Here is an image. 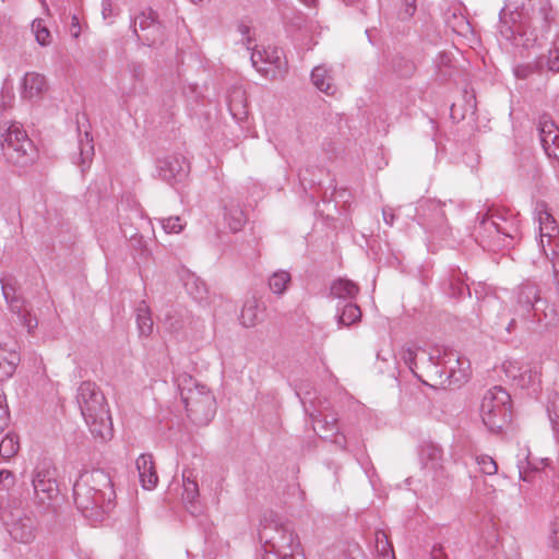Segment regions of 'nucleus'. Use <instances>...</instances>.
<instances>
[{"mask_svg":"<svg viewBox=\"0 0 559 559\" xmlns=\"http://www.w3.org/2000/svg\"><path fill=\"white\" fill-rule=\"evenodd\" d=\"M116 497L110 475L104 469L82 473L73 486L76 508L93 522L104 519Z\"/></svg>","mask_w":559,"mask_h":559,"instance_id":"1","label":"nucleus"},{"mask_svg":"<svg viewBox=\"0 0 559 559\" xmlns=\"http://www.w3.org/2000/svg\"><path fill=\"white\" fill-rule=\"evenodd\" d=\"M76 403L93 438L99 442L110 440L114 436V428L109 407L104 393L96 383L82 382L76 391Z\"/></svg>","mask_w":559,"mask_h":559,"instance_id":"2","label":"nucleus"},{"mask_svg":"<svg viewBox=\"0 0 559 559\" xmlns=\"http://www.w3.org/2000/svg\"><path fill=\"white\" fill-rule=\"evenodd\" d=\"M259 539L265 554L302 555L301 544L294 525L276 513H265L260 522Z\"/></svg>","mask_w":559,"mask_h":559,"instance_id":"3","label":"nucleus"},{"mask_svg":"<svg viewBox=\"0 0 559 559\" xmlns=\"http://www.w3.org/2000/svg\"><path fill=\"white\" fill-rule=\"evenodd\" d=\"M177 385L188 417L195 425L205 426L216 413V401L213 393L192 376H178Z\"/></svg>","mask_w":559,"mask_h":559,"instance_id":"4","label":"nucleus"},{"mask_svg":"<svg viewBox=\"0 0 559 559\" xmlns=\"http://www.w3.org/2000/svg\"><path fill=\"white\" fill-rule=\"evenodd\" d=\"M33 502L41 512H56L62 502L56 479V468L50 460L37 463L32 475Z\"/></svg>","mask_w":559,"mask_h":559,"instance_id":"5","label":"nucleus"},{"mask_svg":"<svg viewBox=\"0 0 559 559\" xmlns=\"http://www.w3.org/2000/svg\"><path fill=\"white\" fill-rule=\"evenodd\" d=\"M480 417L492 432L501 431L512 419V401L507 390L496 385L487 390L480 403Z\"/></svg>","mask_w":559,"mask_h":559,"instance_id":"6","label":"nucleus"},{"mask_svg":"<svg viewBox=\"0 0 559 559\" xmlns=\"http://www.w3.org/2000/svg\"><path fill=\"white\" fill-rule=\"evenodd\" d=\"M1 147L7 160L17 166L28 165L35 156L32 141L19 124H11L2 134Z\"/></svg>","mask_w":559,"mask_h":559,"instance_id":"7","label":"nucleus"},{"mask_svg":"<svg viewBox=\"0 0 559 559\" xmlns=\"http://www.w3.org/2000/svg\"><path fill=\"white\" fill-rule=\"evenodd\" d=\"M426 362L433 368L442 366L440 376L445 373L450 384L460 385L469 377V361L452 349L437 347L429 352Z\"/></svg>","mask_w":559,"mask_h":559,"instance_id":"8","label":"nucleus"},{"mask_svg":"<svg viewBox=\"0 0 559 559\" xmlns=\"http://www.w3.org/2000/svg\"><path fill=\"white\" fill-rule=\"evenodd\" d=\"M1 516L14 540L28 544L35 538L36 521L23 509L4 508Z\"/></svg>","mask_w":559,"mask_h":559,"instance_id":"9","label":"nucleus"},{"mask_svg":"<svg viewBox=\"0 0 559 559\" xmlns=\"http://www.w3.org/2000/svg\"><path fill=\"white\" fill-rule=\"evenodd\" d=\"M239 31L243 36H247L246 47L247 50H252L250 59L257 71L269 80L283 79L286 73V62L283 61V58L274 55L271 61H265L264 53L261 50L251 47V38L248 36L250 31L249 26L240 25Z\"/></svg>","mask_w":559,"mask_h":559,"instance_id":"10","label":"nucleus"},{"mask_svg":"<svg viewBox=\"0 0 559 559\" xmlns=\"http://www.w3.org/2000/svg\"><path fill=\"white\" fill-rule=\"evenodd\" d=\"M420 459L424 469L431 474L437 492L442 491L450 483V475L442 463V449L433 443L423 445Z\"/></svg>","mask_w":559,"mask_h":559,"instance_id":"11","label":"nucleus"},{"mask_svg":"<svg viewBox=\"0 0 559 559\" xmlns=\"http://www.w3.org/2000/svg\"><path fill=\"white\" fill-rule=\"evenodd\" d=\"M539 300V289L535 283L524 282L515 290V311L521 318H530Z\"/></svg>","mask_w":559,"mask_h":559,"instance_id":"12","label":"nucleus"},{"mask_svg":"<svg viewBox=\"0 0 559 559\" xmlns=\"http://www.w3.org/2000/svg\"><path fill=\"white\" fill-rule=\"evenodd\" d=\"M158 176L171 183L182 180L188 174V165L183 157L171 155L157 160Z\"/></svg>","mask_w":559,"mask_h":559,"instance_id":"13","label":"nucleus"},{"mask_svg":"<svg viewBox=\"0 0 559 559\" xmlns=\"http://www.w3.org/2000/svg\"><path fill=\"white\" fill-rule=\"evenodd\" d=\"M443 205L444 203L432 199L420 201L417 209L421 217L420 224L430 230L435 227H440L444 223Z\"/></svg>","mask_w":559,"mask_h":559,"instance_id":"14","label":"nucleus"},{"mask_svg":"<svg viewBox=\"0 0 559 559\" xmlns=\"http://www.w3.org/2000/svg\"><path fill=\"white\" fill-rule=\"evenodd\" d=\"M539 138L545 153L559 159V129L554 121L542 118L538 124Z\"/></svg>","mask_w":559,"mask_h":559,"instance_id":"15","label":"nucleus"},{"mask_svg":"<svg viewBox=\"0 0 559 559\" xmlns=\"http://www.w3.org/2000/svg\"><path fill=\"white\" fill-rule=\"evenodd\" d=\"M2 293L11 311L17 314L20 323L31 333L38 324L37 319L31 316L29 311L24 307V301L14 296L12 286L2 285Z\"/></svg>","mask_w":559,"mask_h":559,"instance_id":"16","label":"nucleus"},{"mask_svg":"<svg viewBox=\"0 0 559 559\" xmlns=\"http://www.w3.org/2000/svg\"><path fill=\"white\" fill-rule=\"evenodd\" d=\"M21 96L24 99H38L47 90V81L43 74L37 72H27L22 81Z\"/></svg>","mask_w":559,"mask_h":559,"instance_id":"17","label":"nucleus"},{"mask_svg":"<svg viewBox=\"0 0 559 559\" xmlns=\"http://www.w3.org/2000/svg\"><path fill=\"white\" fill-rule=\"evenodd\" d=\"M136 468L139 471L142 487L147 490L155 488L158 481V476L155 471L153 456L151 454H141L136 459Z\"/></svg>","mask_w":559,"mask_h":559,"instance_id":"18","label":"nucleus"},{"mask_svg":"<svg viewBox=\"0 0 559 559\" xmlns=\"http://www.w3.org/2000/svg\"><path fill=\"white\" fill-rule=\"evenodd\" d=\"M428 354L426 350L416 348L411 345L403 346L400 353L401 359L404 361V364L409 368V370L416 376L418 379H420V376L418 374L417 370L423 367H430L427 361Z\"/></svg>","mask_w":559,"mask_h":559,"instance_id":"19","label":"nucleus"},{"mask_svg":"<svg viewBox=\"0 0 559 559\" xmlns=\"http://www.w3.org/2000/svg\"><path fill=\"white\" fill-rule=\"evenodd\" d=\"M536 218L539 224L540 238H551L558 233L557 222L549 212L547 204L538 202L535 207Z\"/></svg>","mask_w":559,"mask_h":559,"instance_id":"20","label":"nucleus"},{"mask_svg":"<svg viewBox=\"0 0 559 559\" xmlns=\"http://www.w3.org/2000/svg\"><path fill=\"white\" fill-rule=\"evenodd\" d=\"M134 27H139L141 31H148L150 36H146V40H151L154 44L162 35L160 24L156 21V13L153 10L142 12L134 21Z\"/></svg>","mask_w":559,"mask_h":559,"instance_id":"21","label":"nucleus"},{"mask_svg":"<svg viewBox=\"0 0 559 559\" xmlns=\"http://www.w3.org/2000/svg\"><path fill=\"white\" fill-rule=\"evenodd\" d=\"M336 320L338 326H349L361 319L360 308L353 301L343 304L340 301L336 306Z\"/></svg>","mask_w":559,"mask_h":559,"instance_id":"22","label":"nucleus"},{"mask_svg":"<svg viewBox=\"0 0 559 559\" xmlns=\"http://www.w3.org/2000/svg\"><path fill=\"white\" fill-rule=\"evenodd\" d=\"M311 81L319 91L326 95H333L336 92L333 79L330 75L329 70L323 66H318L312 70Z\"/></svg>","mask_w":559,"mask_h":559,"instance_id":"23","label":"nucleus"},{"mask_svg":"<svg viewBox=\"0 0 559 559\" xmlns=\"http://www.w3.org/2000/svg\"><path fill=\"white\" fill-rule=\"evenodd\" d=\"M358 292V286L349 280L340 278L333 282L331 286V295L334 298L343 300V302L345 300L352 301L357 296Z\"/></svg>","mask_w":559,"mask_h":559,"instance_id":"24","label":"nucleus"},{"mask_svg":"<svg viewBox=\"0 0 559 559\" xmlns=\"http://www.w3.org/2000/svg\"><path fill=\"white\" fill-rule=\"evenodd\" d=\"M490 224L491 227L499 234H502L508 237H513L512 228L507 226V221L503 215L495 209H489L485 214H483L480 218V225Z\"/></svg>","mask_w":559,"mask_h":559,"instance_id":"25","label":"nucleus"},{"mask_svg":"<svg viewBox=\"0 0 559 559\" xmlns=\"http://www.w3.org/2000/svg\"><path fill=\"white\" fill-rule=\"evenodd\" d=\"M135 319L140 335L148 336L153 332V319L148 305L142 300L135 308Z\"/></svg>","mask_w":559,"mask_h":559,"instance_id":"26","label":"nucleus"},{"mask_svg":"<svg viewBox=\"0 0 559 559\" xmlns=\"http://www.w3.org/2000/svg\"><path fill=\"white\" fill-rule=\"evenodd\" d=\"M187 293L198 302H202L207 298V287L203 280L194 274H189L185 280Z\"/></svg>","mask_w":559,"mask_h":559,"instance_id":"27","label":"nucleus"},{"mask_svg":"<svg viewBox=\"0 0 559 559\" xmlns=\"http://www.w3.org/2000/svg\"><path fill=\"white\" fill-rule=\"evenodd\" d=\"M225 221L233 233L242 229L246 224V215L239 204L230 203L225 206Z\"/></svg>","mask_w":559,"mask_h":559,"instance_id":"28","label":"nucleus"},{"mask_svg":"<svg viewBox=\"0 0 559 559\" xmlns=\"http://www.w3.org/2000/svg\"><path fill=\"white\" fill-rule=\"evenodd\" d=\"M239 319L246 328L254 326L260 321L259 305L255 299H249L243 304Z\"/></svg>","mask_w":559,"mask_h":559,"instance_id":"29","label":"nucleus"},{"mask_svg":"<svg viewBox=\"0 0 559 559\" xmlns=\"http://www.w3.org/2000/svg\"><path fill=\"white\" fill-rule=\"evenodd\" d=\"M228 108L235 118L246 115V99L242 90L236 88L228 95Z\"/></svg>","mask_w":559,"mask_h":559,"instance_id":"30","label":"nucleus"},{"mask_svg":"<svg viewBox=\"0 0 559 559\" xmlns=\"http://www.w3.org/2000/svg\"><path fill=\"white\" fill-rule=\"evenodd\" d=\"M183 493L182 498L188 503H193L199 497V486L191 471H185L182 474Z\"/></svg>","mask_w":559,"mask_h":559,"instance_id":"31","label":"nucleus"},{"mask_svg":"<svg viewBox=\"0 0 559 559\" xmlns=\"http://www.w3.org/2000/svg\"><path fill=\"white\" fill-rule=\"evenodd\" d=\"M122 209H123V204L121 205V209H119V212H120L119 218H120V225H121L122 233L124 234V237H130L131 240L134 239V240H138L139 243H141L142 237L140 236L138 238V233L129 231L127 226H128L129 221L132 224L133 219H140V221L143 219L142 210L139 207H134L131 210L130 215L123 216L121 214Z\"/></svg>","mask_w":559,"mask_h":559,"instance_id":"32","label":"nucleus"},{"mask_svg":"<svg viewBox=\"0 0 559 559\" xmlns=\"http://www.w3.org/2000/svg\"><path fill=\"white\" fill-rule=\"evenodd\" d=\"M314 430L319 429L324 435H329L337 429V417L333 413L322 414L313 418Z\"/></svg>","mask_w":559,"mask_h":559,"instance_id":"33","label":"nucleus"},{"mask_svg":"<svg viewBox=\"0 0 559 559\" xmlns=\"http://www.w3.org/2000/svg\"><path fill=\"white\" fill-rule=\"evenodd\" d=\"M544 57H538L536 60L523 64H519L514 68V75L518 79H527L532 74L539 72L544 69Z\"/></svg>","mask_w":559,"mask_h":559,"instance_id":"34","label":"nucleus"},{"mask_svg":"<svg viewBox=\"0 0 559 559\" xmlns=\"http://www.w3.org/2000/svg\"><path fill=\"white\" fill-rule=\"evenodd\" d=\"M540 383V371L537 367L524 365V369L520 374L518 385L521 388H532Z\"/></svg>","mask_w":559,"mask_h":559,"instance_id":"35","label":"nucleus"},{"mask_svg":"<svg viewBox=\"0 0 559 559\" xmlns=\"http://www.w3.org/2000/svg\"><path fill=\"white\" fill-rule=\"evenodd\" d=\"M19 362L20 355L17 353H12L5 357H0V381L11 378L15 372Z\"/></svg>","mask_w":559,"mask_h":559,"instance_id":"36","label":"nucleus"},{"mask_svg":"<svg viewBox=\"0 0 559 559\" xmlns=\"http://www.w3.org/2000/svg\"><path fill=\"white\" fill-rule=\"evenodd\" d=\"M290 282V274L286 271H277L269 280V285L274 294L282 295L288 283Z\"/></svg>","mask_w":559,"mask_h":559,"instance_id":"37","label":"nucleus"},{"mask_svg":"<svg viewBox=\"0 0 559 559\" xmlns=\"http://www.w3.org/2000/svg\"><path fill=\"white\" fill-rule=\"evenodd\" d=\"M376 548L381 559H394V554L388 536L384 532L376 533Z\"/></svg>","mask_w":559,"mask_h":559,"instance_id":"38","label":"nucleus"},{"mask_svg":"<svg viewBox=\"0 0 559 559\" xmlns=\"http://www.w3.org/2000/svg\"><path fill=\"white\" fill-rule=\"evenodd\" d=\"M80 148V157L81 164L84 166L86 163H90L94 155V145L93 139L90 136L88 132H85L83 136H81L79 141Z\"/></svg>","mask_w":559,"mask_h":559,"instance_id":"39","label":"nucleus"},{"mask_svg":"<svg viewBox=\"0 0 559 559\" xmlns=\"http://www.w3.org/2000/svg\"><path fill=\"white\" fill-rule=\"evenodd\" d=\"M543 57L545 58L544 68L552 72H559V34L554 39L552 48L548 55Z\"/></svg>","mask_w":559,"mask_h":559,"instance_id":"40","label":"nucleus"},{"mask_svg":"<svg viewBox=\"0 0 559 559\" xmlns=\"http://www.w3.org/2000/svg\"><path fill=\"white\" fill-rule=\"evenodd\" d=\"M32 31L35 35L36 41L40 46H47L50 44L51 35L47 26L44 24L43 20H34L32 23Z\"/></svg>","mask_w":559,"mask_h":559,"instance_id":"41","label":"nucleus"},{"mask_svg":"<svg viewBox=\"0 0 559 559\" xmlns=\"http://www.w3.org/2000/svg\"><path fill=\"white\" fill-rule=\"evenodd\" d=\"M19 451L17 438L13 435H7L0 441V455L2 457H12Z\"/></svg>","mask_w":559,"mask_h":559,"instance_id":"42","label":"nucleus"},{"mask_svg":"<svg viewBox=\"0 0 559 559\" xmlns=\"http://www.w3.org/2000/svg\"><path fill=\"white\" fill-rule=\"evenodd\" d=\"M449 289L453 297H460L465 293V290H468L469 288L465 278L461 275V273H457L451 275L449 280Z\"/></svg>","mask_w":559,"mask_h":559,"instance_id":"43","label":"nucleus"},{"mask_svg":"<svg viewBox=\"0 0 559 559\" xmlns=\"http://www.w3.org/2000/svg\"><path fill=\"white\" fill-rule=\"evenodd\" d=\"M159 223L167 234H178L180 233L185 224H182L181 218L179 216H169L167 218L159 219Z\"/></svg>","mask_w":559,"mask_h":559,"instance_id":"44","label":"nucleus"},{"mask_svg":"<svg viewBox=\"0 0 559 559\" xmlns=\"http://www.w3.org/2000/svg\"><path fill=\"white\" fill-rule=\"evenodd\" d=\"M480 471L486 475H495L498 471L496 461L489 455H479L476 457Z\"/></svg>","mask_w":559,"mask_h":559,"instance_id":"45","label":"nucleus"},{"mask_svg":"<svg viewBox=\"0 0 559 559\" xmlns=\"http://www.w3.org/2000/svg\"><path fill=\"white\" fill-rule=\"evenodd\" d=\"M503 369L507 377L518 383L524 366L520 365L518 361H507L503 364Z\"/></svg>","mask_w":559,"mask_h":559,"instance_id":"46","label":"nucleus"},{"mask_svg":"<svg viewBox=\"0 0 559 559\" xmlns=\"http://www.w3.org/2000/svg\"><path fill=\"white\" fill-rule=\"evenodd\" d=\"M416 0H401L399 16L401 20L411 19L416 12Z\"/></svg>","mask_w":559,"mask_h":559,"instance_id":"47","label":"nucleus"},{"mask_svg":"<svg viewBox=\"0 0 559 559\" xmlns=\"http://www.w3.org/2000/svg\"><path fill=\"white\" fill-rule=\"evenodd\" d=\"M16 348V342L11 335L0 333V352L10 355L12 353H17Z\"/></svg>","mask_w":559,"mask_h":559,"instance_id":"48","label":"nucleus"},{"mask_svg":"<svg viewBox=\"0 0 559 559\" xmlns=\"http://www.w3.org/2000/svg\"><path fill=\"white\" fill-rule=\"evenodd\" d=\"M549 543L554 549H559V518L550 524Z\"/></svg>","mask_w":559,"mask_h":559,"instance_id":"49","label":"nucleus"},{"mask_svg":"<svg viewBox=\"0 0 559 559\" xmlns=\"http://www.w3.org/2000/svg\"><path fill=\"white\" fill-rule=\"evenodd\" d=\"M14 475L8 469L0 471V491L9 490L14 485Z\"/></svg>","mask_w":559,"mask_h":559,"instance_id":"50","label":"nucleus"},{"mask_svg":"<svg viewBox=\"0 0 559 559\" xmlns=\"http://www.w3.org/2000/svg\"><path fill=\"white\" fill-rule=\"evenodd\" d=\"M321 437L325 439L330 438L331 441L342 450L346 449V438L344 435L338 433L337 429L329 435H323Z\"/></svg>","mask_w":559,"mask_h":559,"instance_id":"51","label":"nucleus"},{"mask_svg":"<svg viewBox=\"0 0 559 559\" xmlns=\"http://www.w3.org/2000/svg\"><path fill=\"white\" fill-rule=\"evenodd\" d=\"M9 424V411L8 406L4 404L3 400L0 397V432L3 431V429Z\"/></svg>","mask_w":559,"mask_h":559,"instance_id":"52","label":"nucleus"},{"mask_svg":"<svg viewBox=\"0 0 559 559\" xmlns=\"http://www.w3.org/2000/svg\"><path fill=\"white\" fill-rule=\"evenodd\" d=\"M129 71L131 72L134 80H142L144 70L143 67L139 63L132 62L128 66Z\"/></svg>","mask_w":559,"mask_h":559,"instance_id":"53","label":"nucleus"},{"mask_svg":"<svg viewBox=\"0 0 559 559\" xmlns=\"http://www.w3.org/2000/svg\"><path fill=\"white\" fill-rule=\"evenodd\" d=\"M540 12L544 15V20L548 24V26L550 25L551 22H554L556 20V12L552 11L550 5H548V4L543 5L540 8Z\"/></svg>","mask_w":559,"mask_h":559,"instance_id":"54","label":"nucleus"},{"mask_svg":"<svg viewBox=\"0 0 559 559\" xmlns=\"http://www.w3.org/2000/svg\"><path fill=\"white\" fill-rule=\"evenodd\" d=\"M504 14V9L501 10L500 12V21H499V27H500V33L502 36H504L506 38H510L513 34V32L511 31V28L509 26L506 25V23L503 22L502 20V15Z\"/></svg>","mask_w":559,"mask_h":559,"instance_id":"55","label":"nucleus"},{"mask_svg":"<svg viewBox=\"0 0 559 559\" xmlns=\"http://www.w3.org/2000/svg\"><path fill=\"white\" fill-rule=\"evenodd\" d=\"M263 53H264V60L265 61H271L273 58L274 55H276L277 57L282 58V55H283V51L276 47H269L267 49H263L261 50Z\"/></svg>","mask_w":559,"mask_h":559,"instance_id":"56","label":"nucleus"},{"mask_svg":"<svg viewBox=\"0 0 559 559\" xmlns=\"http://www.w3.org/2000/svg\"><path fill=\"white\" fill-rule=\"evenodd\" d=\"M263 559H304L302 555H274V554H264Z\"/></svg>","mask_w":559,"mask_h":559,"instance_id":"57","label":"nucleus"},{"mask_svg":"<svg viewBox=\"0 0 559 559\" xmlns=\"http://www.w3.org/2000/svg\"><path fill=\"white\" fill-rule=\"evenodd\" d=\"M551 263L556 282L559 284V252H554Z\"/></svg>","mask_w":559,"mask_h":559,"instance_id":"58","label":"nucleus"},{"mask_svg":"<svg viewBox=\"0 0 559 559\" xmlns=\"http://www.w3.org/2000/svg\"><path fill=\"white\" fill-rule=\"evenodd\" d=\"M431 557L432 559H443L445 557V554L443 551L442 546H435L431 550Z\"/></svg>","mask_w":559,"mask_h":559,"instance_id":"59","label":"nucleus"},{"mask_svg":"<svg viewBox=\"0 0 559 559\" xmlns=\"http://www.w3.org/2000/svg\"><path fill=\"white\" fill-rule=\"evenodd\" d=\"M383 219L384 222L388 224V225H393V222H394V213L392 212V210L390 209H384L383 210Z\"/></svg>","mask_w":559,"mask_h":559,"instance_id":"60","label":"nucleus"},{"mask_svg":"<svg viewBox=\"0 0 559 559\" xmlns=\"http://www.w3.org/2000/svg\"><path fill=\"white\" fill-rule=\"evenodd\" d=\"M165 324L167 325V329L170 331H177L180 329V324L178 322L173 323L171 322V316L168 313L165 319Z\"/></svg>","mask_w":559,"mask_h":559,"instance_id":"61","label":"nucleus"},{"mask_svg":"<svg viewBox=\"0 0 559 559\" xmlns=\"http://www.w3.org/2000/svg\"><path fill=\"white\" fill-rule=\"evenodd\" d=\"M71 31L74 37H78L80 34L79 19L78 16H72Z\"/></svg>","mask_w":559,"mask_h":559,"instance_id":"62","label":"nucleus"},{"mask_svg":"<svg viewBox=\"0 0 559 559\" xmlns=\"http://www.w3.org/2000/svg\"><path fill=\"white\" fill-rule=\"evenodd\" d=\"M102 12H103V15L105 19L112 15L111 3L108 1H103V11Z\"/></svg>","mask_w":559,"mask_h":559,"instance_id":"63","label":"nucleus"},{"mask_svg":"<svg viewBox=\"0 0 559 559\" xmlns=\"http://www.w3.org/2000/svg\"><path fill=\"white\" fill-rule=\"evenodd\" d=\"M413 70V64L412 63H406V70L405 71H402V70H397L402 75H407L412 72Z\"/></svg>","mask_w":559,"mask_h":559,"instance_id":"64","label":"nucleus"}]
</instances>
